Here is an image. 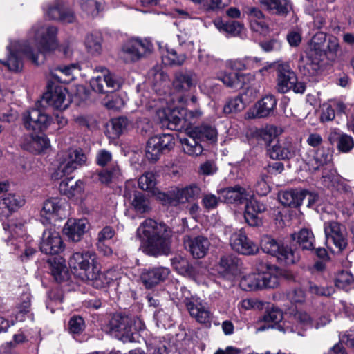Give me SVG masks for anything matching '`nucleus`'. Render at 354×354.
Here are the masks:
<instances>
[{
    "label": "nucleus",
    "instance_id": "obj_62",
    "mask_svg": "<svg viewBox=\"0 0 354 354\" xmlns=\"http://www.w3.org/2000/svg\"><path fill=\"white\" fill-rule=\"evenodd\" d=\"M104 107L109 110L119 111L124 108L125 102L123 99L118 95H113L111 97H107L103 101Z\"/></svg>",
    "mask_w": 354,
    "mask_h": 354
},
{
    "label": "nucleus",
    "instance_id": "obj_42",
    "mask_svg": "<svg viewBox=\"0 0 354 354\" xmlns=\"http://www.w3.org/2000/svg\"><path fill=\"white\" fill-rule=\"evenodd\" d=\"M275 257L280 263L287 266L297 263L300 258L297 250H292L288 245H281L279 252H277Z\"/></svg>",
    "mask_w": 354,
    "mask_h": 354
},
{
    "label": "nucleus",
    "instance_id": "obj_40",
    "mask_svg": "<svg viewBox=\"0 0 354 354\" xmlns=\"http://www.w3.org/2000/svg\"><path fill=\"white\" fill-rule=\"evenodd\" d=\"M215 26L220 30L230 34L233 37H242V34L245 30L243 24L236 21H230L224 22L218 19L214 21Z\"/></svg>",
    "mask_w": 354,
    "mask_h": 354
},
{
    "label": "nucleus",
    "instance_id": "obj_53",
    "mask_svg": "<svg viewBox=\"0 0 354 354\" xmlns=\"http://www.w3.org/2000/svg\"><path fill=\"white\" fill-rule=\"evenodd\" d=\"M281 245L271 236L266 235L261 238V247L263 251L272 256H276Z\"/></svg>",
    "mask_w": 354,
    "mask_h": 354
},
{
    "label": "nucleus",
    "instance_id": "obj_27",
    "mask_svg": "<svg viewBox=\"0 0 354 354\" xmlns=\"http://www.w3.org/2000/svg\"><path fill=\"white\" fill-rule=\"evenodd\" d=\"M184 243L185 248L189 250L193 257L196 259L204 257L207 254L210 245L209 240L203 236H198L194 238L187 237L185 240Z\"/></svg>",
    "mask_w": 354,
    "mask_h": 354
},
{
    "label": "nucleus",
    "instance_id": "obj_45",
    "mask_svg": "<svg viewBox=\"0 0 354 354\" xmlns=\"http://www.w3.org/2000/svg\"><path fill=\"white\" fill-rule=\"evenodd\" d=\"M240 287L245 291H252L261 289L259 272L244 275L240 281Z\"/></svg>",
    "mask_w": 354,
    "mask_h": 354
},
{
    "label": "nucleus",
    "instance_id": "obj_12",
    "mask_svg": "<svg viewBox=\"0 0 354 354\" xmlns=\"http://www.w3.org/2000/svg\"><path fill=\"white\" fill-rule=\"evenodd\" d=\"M324 230L326 244L332 249L333 245L339 251L343 250L347 245L346 231L344 226L335 221H325Z\"/></svg>",
    "mask_w": 354,
    "mask_h": 354
},
{
    "label": "nucleus",
    "instance_id": "obj_22",
    "mask_svg": "<svg viewBox=\"0 0 354 354\" xmlns=\"http://www.w3.org/2000/svg\"><path fill=\"white\" fill-rule=\"evenodd\" d=\"M171 266L180 274L192 277L196 283H203L205 282L203 277L204 269L201 268H190L188 261L180 256L171 259Z\"/></svg>",
    "mask_w": 354,
    "mask_h": 354
},
{
    "label": "nucleus",
    "instance_id": "obj_6",
    "mask_svg": "<svg viewBox=\"0 0 354 354\" xmlns=\"http://www.w3.org/2000/svg\"><path fill=\"white\" fill-rule=\"evenodd\" d=\"M68 265L74 274L82 281L95 279L100 271L96 256L91 252H77L68 260Z\"/></svg>",
    "mask_w": 354,
    "mask_h": 354
},
{
    "label": "nucleus",
    "instance_id": "obj_47",
    "mask_svg": "<svg viewBox=\"0 0 354 354\" xmlns=\"http://www.w3.org/2000/svg\"><path fill=\"white\" fill-rule=\"evenodd\" d=\"M336 287L345 291L354 288V277L348 271L338 272L335 279Z\"/></svg>",
    "mask_w": 354,
    "mask_h": 354
},
{
    "label": "nucleus",
    "instance_id": "obj_19",
    "mask_svg": "<svg viewBox=\"0 0 354 354\" xmlns=\"http://www.w3.org/2000/svg\"><path fill=\"white\" fill-rule=\"evenodd\" d=\"M230 243L234 250L242 254L252 255L259 251L258 245L248 239L242 229L231 235Z\"/></svg>",
    "mask_w": 354,
    "mask_h": 354
},
{
    "label": "nucleus",
    "instance_id": "obj_57",
    "mask_svg": "<svg viewBox=\"0 0 354 354\" xmlns=\"http://www.w3.org/2000/svg\"><path fill=\"white\" fill-rule=\"evenodd\" d=\"M238 259L232 254H225L221 257L219 266L224 272H232L236 268Z\"/></svg>",
    "mask_w": 354,
    "mask_h": 354
},
{
    "label": "nucleus",
    "instance_id": "obj_7",
    "mask_svg": "<svg viewBox=\"0 0 354 354\" xmlns=\"http://www.w3.org/2000/svg\"><path fill=\"white\" fill-rule=\"evenodd\" d=\"M87 157L81 149H70L57 155L58 166L52 173V179H61L65 175L73 173L75 170L86 165Z\"/></svg>",
    "mask_w": 354,
    "mask_h": 354
},
{
    "label": "nucleus",
    "instance_id": "obj_16",
    "mask_svg": "<svg viewBox=\"0 0 354 354\" xmlns=\"http://www.w3.org/2000/svg\"><path fill=\"white\" fill-rule=\"evenodd\" d=\"M20 147L31 153L39 154L50 148V142L43 133H29L24 134L21 138Z\"/></svg>",
    "mask_w": 354,
    "mask_h": 354
},
{
    "label": "nucleus",
    "instance_id": "obj_39",
    "mask_svg": "<svg viewBox=\"0 0 354 354\" xmlns=\"http://www.w3.org/2000/svg\"><path fill=\"white\" fill-rule=\"evenodd\" d=\"M279 201L284 206L297 207L304 200V192L297 190L281 192L278 195Z\"/></svg>",
    "mask_w": 354,
    "mask_h": 354
},
{
    "label": "nucleus",
    "instance_id": "obj_32",
    "mask_svg": "<svg viewBox=\"0 0 354 354\" xmlns=\"http://www.w3.org/2000/svg\"><path fill=\"white\" fill-rule=\"evenodd\" d=\"M225 201L227 203L242 204L251 198V194L239 185L228 187L223 192Z\"/></svg>",
    "mask_w": 354,
    "mask_h": 354
},
{
    "label": "nucleus",
    "instance_id": "obj_5",
    "mask_svg": "<svg viewBox=\"0 0 354 354\" xmlns=\"http://www.w3.org/2000/svg\"><path fill=\"white\" fill-rule=\"evenodd\" d=\"M145 328V323L139 317L115 314L109 322L111 334L124 342L135 341L136 333Z\"/></svg>",
    "mask_w": 354,
    "mask_h": 354
},
{
    "label": "nucleus",
    "instance_id": "obj_2",
    "mask_svg": "<svg viewBox=\"0 0 354 354\" xmlns=\"http://www.w3.org/2000/svg\"><path fill=\"white\" fill-rule=\"evenodd\" d=\"M136 234L146 254L156 257L169 253L172 232L165 223L145 219L138 227Z\"/></svg>",
    "mask_w": 354,
    "mask_h": 354
},
{
    "label": "nucleus",
    "instance_id": "obj_56",
    "mask_svg": "<svg viewBox=\"0 0 354 354\" xmlns=\"http://www.w3.org/2000/svg\"><path fill=\"white\" fill-rule=\"evenodd\" d=\"M246 107V102L241 95L231 97L227 99L223 111H243Z\"/></svg>",
    "mask_w": 354,
    "mask_h": 354
},
{
    "label": "nucleus",
    "instance_id": "obj_34",
    "mask_svg": "<svg viewBox=\"0 0 354 354\" xmlns=\"http://www.w3.org/2000/svg\"><path fill=\"white\" fill-rule=\"evenodd\" d=\"M261 6L271 14L286 16L292 10L290 0H260Z\"/></svg>",
    "mask_w": 354,
    "mask_h": 354
},
{
    "label": "nucleus",
    "instance_id": "obj_13",
    "mask_svg": "<svg viewBox=\"0 0 354 354\" xmlns=\"http://www.w3.org/2000/svg\"><path fill=\"white\" fill-rule=\"evenodd\" d=\"M66 88L62 86H55L53 90L44 93L41 99L37 101L35 111L47 109L65 110L68 107V102H66Z\"/></svg>",
    "mask_w": 354,
    "mask_h": 354
},
{
    "label": "nucleus",
    "instance_id": "obj_10",
    "mask_svg": "<svg viewBox=\"0 0 354 354\" xmlns=\"http://www.w3.org/2000/svg\"><path fill=\"white\" fill-rule=\"evenodd\" d=\"M152 44L146 39L134 38L125 43L122 48L123 57L127 62H134L149 55Z\"/></svg>",
    "mask_w": 354,
    "mask_h": 354
},
{
    "label": "nucleus",
    "instance_id": "obj_11",
    "mask_svg": "<svg viewBox=\"0 0 354 354\" xmlns=\"http://www.w3.org/2000/svg\"><path fill=\"white\" fill-rule=\"evenodd\" d=\"M67 203L57 197H53L44 202L40 212L41 222L50 223L58 220H62L66 216Z\"/></svg>",
    "mask_w": 354,
    "mask_h": 354
},
{
    "label": "nucleus",
    "instance_id": "obj_61",
    "mask_svg": "<svg viewBox=\"0 0 354 354\" xmlns=\"http://www.w3.org/2000/svg\"><path fill=\"white\" fill-rule=\"evenodd\" d=\"M354 147L353 138L346 133L341 134L337 139V149L343 152L348 153Z\"/></svg>",
    "mask_w": 354,
    "mask_h": 354
},
{
    "label": "nucleus",
    "instance_id": "obj_35",
    "mask_svg": "<svg viewBox=\"0 0 354 354\" xmlns=\"http://www.w3.org/2000/svg\"><path fill=\"white\" fill-rule=\"evenodd\" d=\"M170 344L165 338H156L147 344V353L141 348L131 350L129 354H166L169 352Z\"/></svg>",
    "mask_w": 354,
    "mask_h": 354
},
{
    "label": "nucleus",
    "instance_id": "obj_23",
    "mask_svg": "<svg viewBox=\"0 0 354 354\" xmlns=\"http://www.w3.org/2000/svg\"><path fill=\"white\" fill-rule=\"evenodd\" d=\"M24 198L18 194H8L0 197V220L8 218L11 214L22 207Z\"/></svg>",
    "mask_w": 354,
    "mask_h": 354
},
{
    "label": "nucleus",
    "instance_id": "obj_8",
    "mask_svg": "<svg viewBox=\"0 0 354 354\" xmlns=\"http://www.w3.org/2000/svg\"><path fill=\"white\" fill-rule=\"evenodd\" d=\"M270 68H274L277 73L276 89L277 91L281 93H286L290 91L297 82V75L290 68L289 63L276 62L272 63L268 67H264L259 70L258 72L262 73Z\"/></svg>",
    "mask_w": 354,
    "mask_h": 354
},
{
    "label": "nucleus",
    "instance_id": "obj_38",
    "mask_svg": "<svg viewBox=\"0 0 354 354\" xmlns=\"http://www.w3.org/2000/svg\"><path fill=\"white\" fill-rule=\"evenodd\" d=\"M61 194L68 198L78 196L84 190V183L81 180L73 181L72 178H67L61 181L59 187Z\"/></svg>",
    "mask_w": 354,
    "mask_h": 354
},
{
    "label": "nucleus",
    "instance_id": "obj_18",
    "mask_svg": "<svg viewBox=\"0 0 354 354\" xmlns=\"http://www.w3.org/2000/svg\"><path fill=\"white\" fill-rule=\"evenodd\" d=\"M256 270L259 272L261 289L275 288L279 286L282 272L278 267L261 262Z\"/></svg>",
    "mask_w": 354,
    "mask_h": 354
},
{
    "label": "nucleus",
    "instance_id": "obj_28",
    "mask_svg": "<svg viewBox=\"0 0 354 354\" xmlns=\"http://www.w3.org/2000/svg\"><path fill=\"white\" fill-rule=\"evenodd\" d=\"M169 270L167 268L159 267L145 270L140 279L147 288H151L164 281L169 275Z\"/></svg>",
    "mask_w": 354,
    "mask_h": 354
},
{
    "label": "nucleus",
    "instance_id": "obj_24",
    "mask_svg": "<svg viewBox=\"0 0 354 354\" xmlns=\"http://www.w3.org/2000/svg\"><path fill=\"white\" fill-rule=\"evenodd\" d=\"M197 82L196 73L192 70H180L174 75L172 86L175 91L185 93L194 86Z\"/></svg>",
    "mask_w": 354,
    "mask_h": 354
},
{
    "label": "nucleus",
    "instance_id": "obj_55",
    "mask_svg": "<svg viewBox=\"0 0 354 354\" xmlns=\"http://www.w3.org/2000/svg\"><path fill=\"white\" fill-rule=\"evenodd\" d=\"M30 299L31 295L28 289L23 292L21 294L19 301L18 304V309L19 313L17 315V319L22 321L23 320V314H25L29 312V309L30 307Z\"/></svg>",
    "mask_w": 354,
    "mask_h": 354
},
{
    "label": "nucleus",
    "instance_id": "obj_29",
    "mask_svg": "<svg viewBox=\"0 0 354 354\" xmlns=\"http://www.w3.org/2000/svg\"><path fill=\"white\" fill-rule=\"evenodd\" d=\"M87 227L88 221L86 219L70 218L65 224L64 232L69 239L77 242L86 232Z\"/></svg>",
    "mask_w": 354,
    "mask_h": 354
},
{
    "label": "nucleus",
    "instance_id": "obj_15",
    "mask_svg": "<svg viewBox=\"0 0 354 354\" xmlns=\"http://www.w3.org/2000/svg\"><path fill=\"white\" fill-rule=\"evenodd\" d=\"M314 326V322L310 315L304 311H297L290 317L289 321H285L279 324L277 328L283 333H297L303 335V333Z\"/></svg>",
    "mask_w": 354,
    "mask_h": 354
},
{
    "label": "nucleus",
    "instance_id": "obj_52",
    "mask_svg": "<svg viewBox=\"0 0 354 354\" xmlns=\"http://www.w3.org/2000/svg\"><path fill=\"white\" fill-rule=\"evenodd\" d=\"M283 133L281 127L273 125H268L260 131L259 135L266 145H270L274 139Z\"/></svg>",
    "mask_w": 354,
    "mask_h": 354
},
{
    "label": "nucleus",
    "instance_id": "obj_46",
    "mask_svg": "<svg viewBox=\"0 0 354 354\" xmlns=\"http://www.w3.org/2000/svg\"><path fill=\"white\" fill-rule=\"evenodd\" d=\"M292 236V239L296 240L304 250H311L313 248L315 237L309 230L302 229L298 234H294Z\"/></svg>",
    "mask_w": 354,
    "mask_h": 354
},
{
    "label": "nucleus",
    "instance_id": "obj_36",
    "mask_svg": "<svg viewBox=\"0 0 354 354\" xmlns=\"http://www.w3.org/2000/svg\"><path fill=\"white\" fill-rule=\"evenodd\" d=\"M167 291L172 300L176 302H183L187 305V301L191 300V292L185 286L178 281H172L167 286Z\"/></svg>",
    "mask_w": 354,
    "mask_h": 354
},
{
    "label": "nucleus",
    "instance_id": "obj_3",
    "mask_svg": "<svg viewBox=\"0 0 354 354\" xmlns=\"http://www.w3.org/2000/svg\"><path fill=\"white\" fill-rule=\"evenodd\" d=\"M159 124L162 128L181 131L185 129L187 138H181L183 149L189 156H198L203 151L196 133L193 132L190 125L192 119L201 115V112H160Z\"/></svg>",
    "mask_w": 354,
    "mask_h": 354
},
{
    "label": "nucleus",
    "instance_id": "obj_51",
    "mask_svg": "<svg viewBox=\"0 0 354 354\" xmlns=\"http://www.w3.org/2000/svg\"><path fill=\"white\" fill-rule=\"evenodd\" d=\"M102 37L99 35H88L85 39V46L92 55H99L102 51Z\"/></svg>",
    "mask_w": 354,
    "mask_h": 354
},
{
    "label": "nucleus",
    "instance_id": "obj_41",
    "mask_svg": "<svg viewBox=\"0 0 354 354\" xmlns=\"http://www.w3.org/2000/svg\"><path fill=\"white\" fill-rule=\"evenodd\" d=\"M320 62L321 60L317 58L310 59L309 56H306L305 59L303 57L301 58L299 68L304 75L315 76L322 71Z\"/></svg>",
    "mask_w": 354,
    "mask_h": 354
},
{
    "label": "nucleus",
    "instance_id": "obj_48",
    "mask_svg": "<svg viewBox=\"0 0 354 354\" xmlns=\"http://www.w3.org/2000/svg\"><path fill=\"white\" fill-rule=\"evenodd\" d=\"M193 132L196 133L198 138L206 139L212 142L217 140V131L214 127L208 124H202L192 129Z\"/></svg>",
    "mask_w": 354,
    "mask_h": 354
},
{
    "label": "nucleus",
    "instance_id": "obj_64",
    "mask_svg": "<svg viewBox=\"0 0 354 354\" xmlns=\"http://www.w3.org/2000/svg\"><path fill=\"white\" fill-rule=\"evenodd\" d=\"M277 106V100L272 95H266L257 104V111H274Z\"/></svg>",
    "mask_w": 354,
    "mask_h": 354
},
{
    "label": "nucleus",
    "instance_id": "obj_4",
    "mask_svg": "<svg viewBox=\"0 0 354 354\" xmlns=\"http://www.w3.org/2000/svg\"><path fill=\"white\" fill-rule=\"evenodd\" d=\"M153 194L162 205L178 207L197 200L200 196L201 189L195 184H192L184 187H173L167 192L154 189Z\"/></svg>",
    "mask_w": 354,
    "mask_h": 354
},
{
    "label": "nucleus",
    "instance_id": "obj_63",
    "mask_svg": "<svg viewBox=\"0 0 354 354\" xmlns=\"http://www.w3.org/2000/svg\"><path fill=\"white\" fill-rule=\"evenodd\" d=\"M113 138L119 137L127 127L128 120L124 117H118L111 120Z\"/></svg>",
    "mask_w": 354,
    "mask_h": 354
},
{
    "label": "nucleus",
    "instance_id": "obj_49",
    "mask_svg": "<svg viewBox=\"0 0 354 354\" xmlns=\"http://www.w3.org/2000/svg\"><path fill=\"white\" fill-rule=\"evenodd\" d=\"M332 160V154L328 149H325L324 148L319 149L314 156L313 161L315 162V165H313V169L315 170L319 169L322 167L324 165H328L330 164Z\"/></svg>",
    "mask_w": 354,
    "mask_h": 354
},
{
    "label": "nucleus",
    "instance_id": "obj_43",
    "mask_svg": "<svg viewBox=\"0 0 354 354\" xmlns=\"http://www.w3.org/2000/svg\"><path fill=\"white\" fill-rule=\"evenodd\" d=\"M118 276L119 273L115 270H109L104 273H100V270L96 278L95 279H90L89 281L96 288H101L109 286L112 282L118 279Z\"/></svg>",
    "mask_w": 354,
    "mask_h": 354
},
{
    "label": "nucleus",
    "instance_id": "obj_59",
    "mask_svg": "<svg viewBox=\"0 0 354 354\" xmlns=\"http://www.w3.org/2000/svg\"><path fill=\"white\" fill-rule=\"evenodd\" d=\"M120 176V171L118 165H113L111 169L102 170L98 173L99 180L102 183H109Z\"/></svg>",
    "mask_w": 354,
    "mask_h": 354
},
{
    "label": "nucleus",
    "instance_id": "obj_30",
    "mask_svg": "<svg viewBox=\"0 0 354 354\" xmlns=\"http://www.w3.org/2000/svg\"><path fill=\"white\" fill-rule=\"evenodd\" d=\"M266 209V206L252 198L251 195V198L246 202L245 208V214L244 217L245 221L251 226L258 225L260 223V221L257 216L258 214L262 213L265 212Z\"/></svg>",
    "mask_w": 354,
    "mask_h": 354
},
{
    "label": "nucleus",
    "instance_id": "obj_21",
    "mask_svg": "<svg viewBox=\"0 0 354 354\" xmlns=\"http://www.w3.org/2000/svg\"><path fill=\"white\" fill-rule=\"evenodd\" d=\"M3 229L6 233L8 235V244L10 242V245H13L15 248H24V252L23 254H20V257L21 260L26 261L29 259L35 252L36 250L34 247H32V243L28 242L26 244H24V241L22 238H19V239H15L12 241L10 239V236H14L15 234H18L19 231L22 232L21 226L17 227L16 225H14L12 223H3Z\"/></svg>",
    "mask_w": 354,
    "mask_h": 354
},
{
    "label": "nucleus",
    "instance_id": "obj_58",
    "mask_svg": "<svg viewBox=\"0 0 354 354\" xmlns=\"http://www.w3.org/2000/svg\"><path fill=\"white\" fill-rule=\"evenodd\" d=\"M85 328V323L80 316L72 317L68 322V331L73 336L81 334Z\"/></svg>",
    "mask_w": 354,
    "mask_h": 354
},
{
    "label": "nucleus",
    "instance_id": "obj_50",
    "mask_svg": "<svg viewBox=\"0 0 354 354\" xmlns=\"http://www.w3.org/2000/svg\"><path fill=\"white\" fill-rule=\"evenodd\" d=\"M80 6L82 10L88 15L95 17L102 9V0H81Z\"/></svg>",
    "mask_w": 354,
    "mask_h": 354
},
{
    "label": "nucleus",
    "instance_id": "obj_14",
    "mask_svg": "<svg viewBox=\"0 0 354 354\" xmlns=\"http://www.w3.org/2000/svg\"><path fill=\"white\" fill-rule=\"evenodd\" d=\"M124 197L131 207L137 214H145L150 212L151 207L149 198L142 193L135 190L134 182L127 181L124 187Z\"/></svg>",
    "mask_w": 354,
    "mask_h": 354
},
{
    "label": "nucleus",
    "instance_id": "obj_60",
    "mask_svg": "<svg viewBox=\"0 0 354 354\" xmlns=\"http://www.w3.org/2000/svg\"><path fill=\"white\" fill-rule=\"evenodd\" d=\"M139 187L142 190L151 191L156 185L155 175L151 172H147L138 179Z\"/></svg>",
    "mask_w": 354,
    "mask_h": 354
},
{
    "label": "nucleus",
    "instance_id": "obj_54",
    "mask_svg": "<svg viewBox=\"0 0 354 354\" xmlns=\"http://www.w3.org/2000/svg\"><path fill=\"white\" fill-rule=\"evenodd\" d=\"M167 52V53L163 57V59L167 60V63L170 65L180 66L186 59L185 54L180 50L168 48Z\"/></svg>",
    "mask_w": 354,
    "mask_h": 354
},
{
    "label": "nucleus",
    "instance_id": "obj_37",
    "mask_svg": "<svg viewBox=\"0 0 354 354\" xmlns=\"http://www.w3.org/2000/svg\"><path fill=\"white\" fill-rule=\"evenodd\" d=\"M269 155L272 159H289L295 155L296 148L290 141H286L282 145H274L268 150Z\"/></svg>",
    "mask_w": 354,
    "mask_h": 354
},
{
    "label": "nucleus",
    "instance_id": "obj_26",
    "mask_svg": "<svg viewBox=\"0 0 354 354\" xmlns=\"http://www.w3.org/2000/svg\"><path fill=\"white\" fill-rule=\"evenodd\" d=\"M254 75L250 73H224L221 74L218 79L226 86L239 90L243 88L247 83L254 80Z\"/></svg>",
    "mask_w": 354,
    "mask_h": 354
},
{
    "label": "nucleus",
    "instance_id": "obj_20",
    "mask_svg": "<svg viewBox=\"0 0 354 354\" xmlns=\"http://www.w3.org/2000/svg\"><path fill=\"white\" fill-rule=\"evenodd\" d=\"M190 316L201 324L209 323L212 314L206 302L198 297H192L185 306Z\"/></svg>",
    "mask_w": 354,
    "mask_h": 354
},
{
    "label": "nucleus",
    "instance_id": "obj_31",
    "mask_svg": "<svg viewBox=\"0 0 354 354\" xmlns=\"http://www.w3.org/2000/svg\"><path fill=\"white\" fill-rule=\"evenodd\" d=\"M326 39V35L323 32L316 34L309 44L307 56H309L310 59L317 58L322 61L327 54L325 46Z\"/></svg>",
    "mask_w": 354,
    "mask_h": 354
},
{
    "label": "nucleus",
    "instance_id": "obj_33",
    "mask_svg": "<svg viewBox=\"0 0 354 354\" xmlns=\"http://www.w3.org/2000/svg\"><path fill=\"white\" fill-rule=\"evenodd\" d=\"M48 263L51 274L56 281L61 283L69 279L70 273L66 261L62 257L50 259Z\"/></svg>",
    "mask_w": 354,
    "mask_h": 354
},
{
    "label": "nucleus",
    "instance_id": "obj_1",
    "mask_svg": "<svg viewBox=\"0 0 354 354\" xmlns=\"http://www.w3.org/2000/svg\"><path fill=\"white\" fill-rule=\"evenodd\" d=\"M57 32V29L55 26L46 28L40 25L34 26L30 32V37L34 39L37 50L35 52L28 41H12L7 46L8 55L6 59L0 60V62L9 71L14 72L22 69L23 57H27L36 65L43 63L45 54L57 46L55 39Z\"/></svg>",
    "mask_w": 354,
    "mask_h": 354
},
{
    "label": "nucleus",
    "instance_id": "obj_44",
    "mask_svg": "<svg viewBox=\"0 0 354 354\" xmlns=\"http://www.w3.org/2000/svg\"><path fill=\"white\" fill-rule=\"evenodd\" d=\"M76 69L75 64L59 66L50 71L52 77L62 83H68L73 79V71Z\"/></svg>",
    "mask_w": 354,
    "mask_h": 354
},
{
    "label": "nucleus",
    "instance_id": "obj_17",
    "mask_svg": "<svg viewBox=\"0 0 354 354\" xmlns=\"http://www.w3.org/2000/svg\"><path fill=\"white\" fill-rule=\"evenodd\" d=\"M40 250L46 254H56L64 250V243L59 232L54 227L46 229L40 241Z\"/></svg>",
    "mask_w": 354,
    "mask_h": 354
},
{
    "label": "nucleus",
    "instance_id": "obj_9",
    "mask_svg": "<svg viewBox=\"0 0 354 354\" xmlns=\"http://www.w3.org/2000/svg\"><path fill=\"white\" fill-rule=\"evenodd\" d=\"M174 138L170 133L156 135L147 142L145 155L152 162L157 161L162 154L169 151L174 147Z\"/></svg>",
    "mask_w": 354,
    "mask_h": 354
},
{
    "label": "nucleus",
    "instance_id": "obj_25",
    "mask_svg": "<svg viewBox=\"0 0 354 354\" xmlns=\"http://www.w3.org/2000/svg\"><path fill=\"white\" fill-rule=\"evenodd\" d=\"M53 118L46 112H26L24 123L27 129L44 130L52 122Z\"/></svg>",
    "mask_w": 354,
    "mask_h": 354
}]
</instances>
